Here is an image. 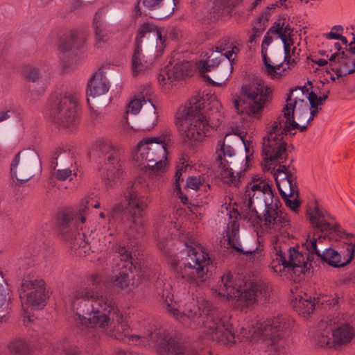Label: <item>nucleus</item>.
I'll use <instances>...</instances> for the list:
<instances>
[{
    "instance_id": "f257e3e1",
    "label": "nucleus",
    "mask_w": 355,
    "mask_h": 355,
    "mask_svg": "<svg viewBox=\"0 0 355 355\" xmlns=\"http://www.w3.org/2000/svg\"><path fill=\"white\" fill-rule=\"evenodd\" d=\"M327 212L320 209L316 204L312 212L309 213V218L313 228L317 229L322 233L327 232L324 235L311 237L309 236L305 242L303 243L300 252V247H291L287 250L286 254L283 248L279 244V239L273 243V248L270 254L272 262L270 268L275 273H280L282 270L287 269L294 272L305 273L313 267V256L316 255L324 262L329 265L338 268L348 264L353 258L355 252V241L349 244L347 248V257L342 259L341 254L331 248H325L320 251L318 245L322 243L329 234H337L341 236V228L338 225H331L325 219Z\"/></svg>"
},
{
    "instance_id": "f03ea898",
    "label": "nucleus",
    "mask_w": 355,
    "mask_h": 355,
    "mask_svg": "<svg viewBox=\"0 0 355 355\" xmlns=\"http://www.w3.org/2000/svg\"><path fill=\"white\" fill-rule=\"evenodd\" d=\"M92 286L74 289L69 295L71 309L76 313L78 326L93 324L101 328L113 324V336L119 340L137 341L138 335H130V326L115 305L112 297L98 291L102 281L97 274L91 276Z\"/></svg>"
},
{
    "instance_id": "7ed1b4c3",
    "label": "nucleus",
    "mask_w": 355,
    "mask_h": 355,
    "mask_svg": "<svg viewBox=\"0 0 355 355\" xmlns=\"http://www.w3.org/2000/svg\"><path fill=\"white\" fill-rule=\"evenodd\" d=\"M162 300L166 311L184 326L191 329L205 328L213 340L225 345L234 343L232 316L215 309L209 301L202 300L198 305L193 300L173 301L168 291L163 292Z\"/></svg>"
},
{
    "instance_id": "20e7f679",
    "label": "nucleus",
    "mask_w": 355,
    "mask_h": 355,
    "mask_svg": "<svg viewBox=\"0 0 355 355\" xmlns=\"http://www.w3.org/2000/svg\"><path fill=\"white\" fill-rule=\"evenodd\" d=\"M245 196L249 211L241 216L244 220L254 226L263 222L266 228L275 230L288 225L286 214L279 209L281 202L274 196L271 186L266 180L253 178L247 186Z\"/></svg>"
},
{
    "instance_id": "39448f33",
    "label": "nucleus",
    "mask_w": 355,
    "mask_h": 355,
    "mask_svg": "<svg viewBox=\"0 0 355 355\" xmlns=\"http://www.w3.org/2000/svg\"><path fill=\"white\" fill-rule=\"evenodd\" d=\"M300 87L291 89L286 98V104L282 109L283 114L278 116L272 126L267 132V135L263 139L262 148L272 160L282 162L288 159L287 143L284 140V135H287L291 130L298 128L300 132H304L309 123L306 121L304 125H300L294 120L295 110L297 106V101L291 102V95Z\"/></svg>"
},
{
    "instance_id": "423d86ee",
    "label": "nucleus",
    "mask_w": 355,
    "mask_h": 355,
    "mask_svg": "<svg viewBox=\"0 0 355 355\" xmlns=\"http://www.w3.org/2000/svg\"><path fill=\"white\" fill-rule=\"evenodd\" d=\"M150 202V197L140 193L138 184L135 182L127 187L120 202L107 209V214L101 212L99 216L102 218L108 216L110 220L121 216L129 229L138 231L144 226L145 210Z\"/></svg>"
},
{
    "instance_id": "0eeeda50",
    "label": "nucleus",
    "mask_w": 355,
    "mask_h": 355,
    "mask_svg": "<svg viewBox=\"0 0 355 355\" xmlns=\"http://www.w3.org/2000/svg\"><path fill=\"white\" fill-rule=\"evenodd\" d=\"M89 205L96 209L100 207L98 202L92 204L90 198H85L81 200L76 211L63 213L58 218V230L61 238L71 243L74 247L85 248V252L87 247L90 248V240L94 239L92 231L89 232L83 226Z\"/></svg>"
},
{
    "instance_id": "6e6552de",
    "label": "nucleus",
    "mask_w": 355,
    "mask_h": 355,
    "mask_svg": "<svg viewBox=\"0 0 355 355\" xmlns=\"http://www.w3.org/2000/svg\"><path fill=\"white\" fill-rule=\"evenodd\" d=\"M181 254L184 256L175 268L177 277L199 285L205 281L211 260L209 254L193 238H187Z\"/></svg>"
},
{
    "instance_id": "1a4fd4ad",
    "label": "nucleus",
    "mask_w": 355,
    "mask_h": 355,
    "mask_svg": "<svg viewBox=\"0 0 355 355\" xmlns=\"http://www.w3.org/2000/svg\"><path fill=\"white\" fill-rule=\"evenodd\" d=\"M202 105L201 101L193 99L178 113V119L182 121L183 142L188 147L202 141L207 132L214 125L213 114L202 112Z\"/></svg>"
},
{
    "instance_id": "9d476101",
    "label": "nucleus",
    "mask_w": 355,
    "mask_h": 355,
    "mask_svg": "<svg viewBox=\"0 0 355 355\" xmlns=\"http://www.w3.org/2000/svg\"><path fill=\"white\" fill-rule=\"evenodd\" d=\"M215 292L220 297L239 298L246 306H250L256 302H266L270 297L271 288L263 282L245 283L243 287L230 272H227L221 277Z\"/></svg>"
},
{
    "instance_id": "9b49d317",
    "label": "nucleus",
    "mask_w": 355,
    "mask_h": 355,
    "mask_svg": "<svg viewBox=\"0 0 355 355\" xmlns=\"http://www.w3.org/2000/svg\"><path fill=\"white\" fill-rule=\"evenodd\" d=\"M171 140L169 134L159 137H148L141 141L138 145L134 159L142 168L149 170V173L161 175L165 171L168 154L167 144Z\"/></svg>"
},
{
    "instance_id": "f8f14e48",
    "label": "nucleus",
    "mask_w": 355,
    "mask_h": 355,
    "mask_svg": "<svg viewBox=\"0 0 355 355\" xmlns=\"http://www.w3.org/2000/svg\"><path fill=\"white\" fill-rule=\"evenodd\" d=\"M78 97L65 91L56 89L51 96L46 114L60 127L70 128L77 123L76 107Z\"/></svg>"
},
{
    "instance_id": "ddd939ff",
    "label": "nucleus",
    "mask_w": 355,
    "mask_h": 355,
    "mask_svg": "<svg viewBox=\"0 0 355 355\" xmlns=\"http://www.w3.org/2000/svg\"><path fill=\"white\" fill-rule=\"evenodd\" d=\"M272 91L261 80L242 87L241 95L234 100V107L239 114L255 115L270 101Z\"/></svg>"
},
{
    "instance_id": "4468645a",
    "label": "nucleus",
    "mask_w": 355,
    "mask_h": 355,
    "mask_svg": "<svg viewBox=\"0 0 355 355\" xmlns=\"http://www.w3.org/2000/svg\"><path fill=\"white\" fill-rule=\"evenodd\" d=\"M99 157L104 159L105 167L101 173L102 180L107 188L113 187L123 172L119 150L108 139H99L96 143Z\"/></svg>"
},
{
    "instance_id": "2eb2a0df",
    "label": "nucleus",
    "mask_w": 355,
    "mask_h": 355,
    "mask_svg": "<svg viewBox=\"0 0 355 355\" xmlns=\"http://www.w3.org/2000/svg\"><path fill=\"white\" fill-rule=\"evenodd\" d=\"M19 297L21 300L24 312V323L26 319L28 322H31V317L28 311L26 305H31L35 309H42L46 304L48 298L46 293L44 282L42 279H24L22 280L19 288Z\"/></svg>"
},
{
    "instance_id": "dca6fc26",
    "label": "nucleus",
    "mask_w": 355,
    "mask_h": 355,
    "mask_svg": "<svg viewBox=\"0 0 355 355\" xmlns=\"http://www.w3.org/2000/svg\"><path fill=\"white\" fill-rule=\"evenodd\" d=\"M262 153L264 160L268 163L270 166H274V178L277 187L282 197H293L299 196V189L297 185V177L292 173L291 168L295 169L292 165L293 159H290L288 165L284 163L288 159L282 162H277L270 159V156L267 155L264 149L262 148Z\"/></svg>"
},
{
    "instance_id": "f3484780",
    "label": "nucleus",
    "mask_w": 355,
    "mask_h": 355,
    "mask_svg": "<svg viewBox=\"0 0 355 355\" xmlns=\"http://www.w3.org/2000/svg\"><path fill=\"white\" fill-rule=\"evenodd\" d=\"M112 250L114 252L113 268L116 272L112 278V283L116 286L125 288L133 277L130 275L133 273V270L139 272L141 268H137L133 263L131 254L125 246L115 244L112 246Z\"/></svg>"
},
{
    "instance_id": "a211bd4d",
    "label": "nucleus",
    "mask_w": 355,
    "mask_h": 355,
    "mask_svg": "<svg viewBox=\"0 0 355 355\" xmlns=\"http://www.w3.org/2000/svg\"><path fill=\"white\" fill-rule=\"evenodd\" d=\"M218 67L223 69L221 79L227 80L233 70L232 62L224 55V53H220L219 51H214L211 53L206 60L199 62V72L205 79L211 83H214L205 73L214 70Z\"/></svg>"
},
{
    "instance_id": "6ab92c4d",
    "label": "nucleus",
    "mask_w": 355,
    "mask_h": 355,
    "mask_svg": "<svg viewBox=\"0 0 355 355\" xmlns=\"http://www.w3.org/2000/svg\"><path fill=\"white\" fill-rule=\"evenodd\" d=\"M145 90H146L145 93L142 92L141 95H139L137 98L130 101L126 107V112L125 115L123 119V123L127 126H129L127 116L130 113L132 114H137V113L139 112L142 107L146 106L147 107L150 108L151 114L150 116L148 121H144V123L146 124L144 129L150 130L155 126L157 120V115L156 114L155 106L154 105L152 101L148 96L150 89H146Z\"/></svg>"
},
{
    "instance_id": "aec40b11",
    "label": "nucleus",
    "mask_w": 355,
    "mask_h": 355,
    "mask_svg": "<svg viewBox=\"0 0 355 355\" xmlns=\"http://www.w3.org/2000/svg\"><path fill=\"white\" fill-rule=\"evenodd\" d=\"M257 324V327L254 333L261 336L264 340L269 341L270 345H273L280 339L283 330L286 328L285 318L282 315Z\"/></svg>"
},
{
    "instance_id": "412c9836",
    "label": "nucleus",
    "mask_w": 355,
    "mask_h": 355,
    "mask_svg": "<svg viewBox=\"0 0 355 355\" xmlns=\"http://www.w3.org/2000/svg\"><path fill=\"white\" fill-rule=\"evenodd\" d=\"M329 331H331V338L322 334L321 338L318 344L320 347H331L334 343L344 344L348 343L352 339L355 333L353 328L348 324H343L342 325L333 329L331 320H329Z\"/></svg>"
},
{
    "instance_id": "4be33fe9",
    "label": "nucleus",
    "mask_w": 355,
    "mask_h": 355,
    "mask_svg": "<svg viewBox=\"0 0 355 355\" xmlns=\"http://www.w3.org/2000/svg\"><path fill=\"white\" fill-rule=\"evenodd\" d=\"M192 65L187 61L177 62L175 65H166L162 69L158 76V81L161 85L171 84L175 80H181L189 75Z\"/></svg>"
},
{
    "instance_id": "5701e85b",
    "label": "nucleus",
    "mask_w": 355,
    "mask_h": 355,
    "mask_svg": "<svg viewBox=\"0 0 355 355\" xmlns=\"http://www.w3.org/2000/svg\"><path fill=\"white\" fill-rule=\"evenodd\" d=\"M226 236L228 248L234 249L239 253L246 256H250V259L256 260L261 257V252L258 251V248L253 249L244 250L239 240V225L236 221H233L228 224L226 230Z\"/></svg>"
},
{
    "instance_id": "b1692460",
    "label": "nucleus",
    "mask_w": 355,
    "mask_h": 355,
    "mask_svg": "<svg viewBox=\"0 0 355 355\" xmlns=\"http://www.w3.org/2000/svg\"><path fill=\"white\" fill-rule=\"evenodd\" d=\"M140 3L147 9L157 11V15L155 17L158 19L165 18L172 14L175 6V0H140L135 8L137 17L141 15L139 6Z\"/></svg>"
},
{
    "instance_id": "393cba45",
    "label": "nucleus",
    "mask_w": 355,
    "mask_h": 355,
    "mask_svg": "<svg viewBox=\"0 0 355 355\" xmlns=\"http://www.w3.org/2000/svg\"><path fill=\"white\" fill-rule=\"evenodd\" d=\"M172 224L171 218L167 214H162L159 216L157 223L156 232L155 237L157 239L158 248L167 257H172L175 252L170 248V241L166 239L165 232Z\"/></svg>"
},
{
    "instance_id": "a878e982",
    "label": "nucleus",
    "mask_w": 355,
    "mask_h": 355,
    "mask_svg": "<svg viewBox=\"0 0 355 355\" xmlns=\"http://www.w3.org/2000/svg\"><path fill=\"white\" fill-rule=\"evenodd\" d=\"M155 59L154 55L149 54L147 51L142 52L139 41L137 40L135 51L132 59V70L134 76L146 71L153 64Z\"/></svg>"
},
{
    "instance_id": "bb28decb",
    "label": "nucleus",
    "mask_w": 355,
    "mask_h": 355,
    "mask_svg": "<svg viewBox=\"0 0 355 355\" xmlns=\"http://www.w3.org/2000/svg\"><path fill=\"white\" fill-rule=\"evenodd\" d=\"M105 12L103 9H99L94 17V28L95 31L96 43L97 48H101L103 45L109 40L111 31L108 24L103 19Z\"/></svg>"
},
{
    "instance_id": "cd10ccee",
    "label": "nucleus",
    "mask_w": 355,
    "mask_h": 355,
    "mask_svg": "<svg viewBox=\"0 0 355 355\" xmlns=\"http://www.w3.org/2000/svg\"><path fill=\"white\" fill-rule=\"evenodd\" d=\"M12 176L21 182L29 180L33 175L31 166L27 159L20 162V153H18L10 164Z\"/></svg>"
},
{
    "instance_id": "c85d7f7f",
    "label": "nucleus",
    "mask_w": 355,
    "mask_h": 355,
    "mask_svg": "<svg viewBox=\"0 0 355 355\" xmlns=\"http://www.w3.org/2000/svg\"><path fill=\"white\" fill-rule=\"evenodd\" d=\"M110 85L101 71L96 72L87 84V93L92 97L101 96L108 92Z\"/></svg>"
},
{
    "instance_id": "c756f323",
    "label": "nucleus",
    "mask_w": 355,
    "mask_h": 355,
    "mask_svg": "<svg viewBox=\"0 0 355 355\" xmlns=\"http://www.w3.org/2000/svg\"><path fill=\"white\" fill-rule=\"evenodd\" d=\"M315 298L312 300L306 294H304V296L299 295L292 300L291 304L299 315L306 317L313 313L315 305Z\"/></svg>"
},
{
    "instance_id": "7c9ffc66",
    "label": "nucleus",
    "mask_w": 355,
    "mask_h": 355,
    "mask_svg": "<svg viewBox=\"0 0 355 355\" xmlns=\"http://www.w3.org/2000/svg\"><path fill=\"white\" fill-rule=\"evenodd\" d=\"M85 41V35L71 33L69 37L61 40L59 49L63 53L67 52L74 49L80 48Z\"/></svg>"
},
{
    "instance_id": "2f4dec72",
    "label": "nucleus",
    "mask_w": 355,
    "mask_h": 355,
    "mask_svg": "<svg viewBox=\"0 0 355 355\" xmlns=\"http://www.w3.org/2000/svg\"><path fill=\"white\" fill-rule=\"evenodd\" d=\"M295 101L297 102L296 114L299 121H301L303 118L306 119L309 114H310L309 117L307 119V123H310L318 114L319 110H321V107H311L310 104L309 105L304 99H295Z\"/></svg>"
},
{
    "instance_id": "473e14b6",
    "label": "nucleus",
    "mask_w": 355,
    "mask_h": 355,
    "mask_svg": "<svg viewBox=\"0 0 355 355\" xmlns=\"http://www.w3.org/2000/svg\"><path fill=\"white\" fill-rule=\"evenodd\" d=\"M338 77H342L355 72V59L345 56L338 63L337 67L331 68Z\"/></svg>"
},
{
    "instance_id": "72a5a7b5",
    "label": "nucleus",
    "mask_w": 355,
    "mask_h": 355,
    "mask_svg": "<svg viewBox=\"0 0 355 355\" xmlns=\"http://www.w3.org/2000/svg\"><path fill=\"white\" fill-rule=\"evenodd\" d=\"M67 159H72L71 151L63 147H58L55 149L52 155L51 167L55 169L58 166L59 162H63Z\"/></svg>"
},
{
    "instance_id": "f704fd0d",
    "label": "nucleus",
    "mask_w": 355,
    "mask_h": 355,
    "mask_svg": "<svg viewBox=\"0 0 355 355\" xmlns=\"http://www.w3.org/2000/svg\"><path fill=\"white\" fill-rule=\"evenodd\" d=\"M230 164L219 163L218 167L220 170V178L226 183L237 186L239 182V178L234 175L233 170L230 167Z\"/></svg>"
},
{
    "instance_id": "c9c22d12",
    "label": "nucleus",
    "mask_w": 355,
    "mask_h": 355,
    "mask_svg": "<svg viewBox=\"0 0 355 355\" xmlns=\"http://www.w3.org/2000/svg\"><path fill=\"white\" fill-rule=\"evenodd\" d=\"M29 349L25 341L17 340L9 345V354L0 350V355H26L28 353Z\"/></svg>"
},
{
    "instance_id": "e433bc0d",
    "label": "nucleus",
    "mask_w": 355,
    "mask_h": 355,
    "mask_svg": "<svg viewBox=\"0 0 355 355\" xmlns=\"http://www.w3.org/2000/svg\"><path fill=\"white\" fill-rule=\"evenodd\" d=\"M217 160L219 163L232 164L235 155L234 150L230 146H226L224 143L217 151Z\"/></svg>"
},
{
    "instance_id": "4c0bfd02",
    "label": "nucleus",
    "mask_w": 355,
    "mask_h": 355,
    "mask_svg": "<svg viewBox=\"0 0 355 355\" xmlns=\"http://www.w3.org/2000/svg\"><path fill=\"white\" fill-rule=\"evenodd\" d=\"M8 294V285L0 284V322L3 321L4 318L8 313L7 302V295Z\"/></svg>"
},
{
    "instance_id": "58836bf2",
    "label": "nucleus",
    "mask_w": 355,
    "mask_h": 355,
    "mask_svg": "<svg viewBox=\"0 0 355 355\" xmlns=\"http://www.w3.org/2000/svg\"><path fill=\"white\" fill-rule=\"evenodd\" d=\"M214 12L217 16L228 15L230 12V0H212Z\"/></svg>"
},
{
    "instance_id": "ea45409f",
    "label": "nucleus",
    "mask_w": 355,
    "mask_h": 355,
    "mask_svg": "<svg viewBox=\"0 0 355 355\" xmlns=\"http://www.w3.org/2000/svg\"><path fill=\"white\" fill-rule=\"evenodd\" d=\"M187 186L193 190H206L209 184H206L205 178L202 179L200 176H190L187 180Z\"/></svg>"
},
{
    "instance_id": "a19ab883",
    "label": "nucleus",
    "mask_w": 355,
    "mask_h": 355,
    "mask_svg": "<svg viewBox=\"0 0 355 355\" xmlns=\"http://www.w3.org/2000/svg\"><path fill=\"white\" fill-rule=\"evenodd\" d=\"M55 171L53 173V176L55 178L58 179L60 181H65L67 180H72L73 176H76V173L73 172L72 170L66 168H59L58 170L54 169Z\"/></svg>"
},
{
    "instance_id": "79ce46f5",
    "label": "nucleus",
    "mask_w": 355,
    "mask_h": 355,
    "mask_svg": "<svg viewBox=\"0 0 355 355\" xmlns=\"http://www.w3.org/2000/svg\"><path fill=\"white\" fill-rule=\"evenodd\" d=\"M286 21L285 17H281L278 18L272 24V26L268 29L269 32L272 34H277L279 38L285 37L283 34L284 26Z\"/></svg>"
},
{
    "instance_id": "37998d69",
    "label": "nucleus",
    "mask_w": 355,
    "mask_h": 355,
    "mask_svg": "<svg viewBox=\"0 0 355 355\" xmlns=\"http://www.w3.org/2000/svg\"><path fill=\"white\" fill-rule=\"evenodd\" d=\"M24 76L27 79L35 82L40 77V70L36 67H28L24 71Z\"/></svg>"
},
{
    "instance_id": "c03bdc74",
    "label": "nucleus",
    "mask_w": 355,
    "mask_h": 355,
    "mask_svg": "<svg viewBox=\"0 0 355 355\" xmlns=\"http://www.w3.org/2000/svg\"><path fill=\"white\" fill-rule=\"evenodd\" d=\"M153 29V26L149 23H145L142 24L139 28L138 35L135 40V42L137 41V40H138L139 41V45L141 46V38L144 37L146 33L152 32Z\"/></svg>"
},
{
    "instance_id": "a18cd8bd",
    "label": "nucleus",
    "mask_w": 355,
    "mask_h": 355,
    "mask_svg": "<svg viewBox=\"0 0 355 355\" xmlns=\"http://www.w3.org/2000/svg\"><path fill=\"white\" fill-rule=\"evenodd\" d=\"M285 202L286 205L294 211H296L300 206V201L299 196H294L293 199L291 200V197H282Z\"/></svg>"
},
{
    "instance_id": "49530a36",
    "label": "nucleus",
    "mask_w": 355,
    "mask_h": 355,
    "mask_svg": "<svg viewBox=\"0 0 355 355\" xmlns=\"http://www.w3.org/2000/svg\"><path fill=\"white\" fill-rule=\"evenodd\" d=\"M308 100L311 107H320L324 101L318 98L315 92L311 91L309 93Z\"/></svg>"
},
{
    "instance_id": "de8ad7c7",
    "label": "nucleus",
    "mask_w": 355,
    "mask_h": 355,
    "mask_svg": "<svg viewBox=\"0 0 355 355\" xmlns=\"http://www.w3.org/2000/svg\"><path fill=\"white\" fill-rule=\"evenodd\" d=\"M232 46V42H230L228 37L223 38L218 45L216 46V51H219L220 53H224V51H227Z\"/></svg>"
},
{
    "instance_id": "09e8293b",
    "label": "nucleus",
    "mask_w": 355,
    "mask_h": 355,
    "mask_svg": "<svg viewBox=\"0 0 355 355\" xmlns=\"http://www.w3.org/2000/svg\"><path fill=\"white\" fill-rule=\"evenodd\" d=\"M345 53L344 51L342 52H336L333 53L329 60L330 62V65L332 67H337L338 63L340 62V60L345 56Z\"/></svg>"
},
{
    "instance_id": "8fccbe9b",
    "label": "nucleus",
    "mask_w": 355,
    "mask_h": 355,
    "mask_svg": "<svg viewBox=\"0 0 355 355\" xmlns=\"http://www.w3.org/2000/svg\"><path fill=\"white\" fill-rule=\"evenodd\" d=\"M263 31L264 27H261V25H260L259 28L254 27L252 28V33H251L249 37V42L250 44L255 42L256 38L260 37Z\"/></svg>"
},
{
    "instance_id": "3c124183",
    "label": "nucleus",
    "mask_w": 355,
    "mask_h": 355,
    "mask_svg": "<svg viewBox=\"0 0 355 355\" xmlns=\"http://www.w3.org/2000/svg\"><path fill=\"white\" fill-rule=\"evenodd\" d=\"M281 40L282 41V42L284 44V53H285L284 60L287 61V64H289L290 60H291V53H290L291 45L287 42V39H286L285 37L281 38Z\"/></svg>"
},
{
    "instance_id": "603ef678",
    "label": "nucleus",
    "mask_w": 355,
    "mask_h": 355,
    "mask_svg": "<svg viewBox=\"0 0 355 355\" xmlns=\"http://www.w3.org/2000/svg\"><path fill=\"white\" fill-rule=\"evenodd\" d=\"M277 7H278V3H272L270 4V6H268L267 7V10H268V12H266L265 14H262L259 17V22H261L262 21V19H263L264 17V20L265 21H268V18L271 15V12H272L273 10H275Z\"/></svg>"
},
{
    "instance_id": "864d4df0",
    "label": "nucleus",
    "mask_w": 355,
    "mask_h": 355,
    "mask_svg": "<svg viewBox=\"0 0 355 355\" xmlns=\"http://www.w3.org/2000/svg\"><path fill=\"white\" fill-rule=\"evenodd\" d=\"M174 190H175V191H176L177 196L181 200V202L184 205H187L188 201H189L188 198L187 197V196H185L182 193L180 184H177L176 188H174Z\"/></svg>"
},
{
    "instance_id": "5fc2aeb1",
    "label": "nucleus",
    "mask_w": 355,
    "mask_h": 355,
    "mask_svg": "<svg viewBox=\"0 0 355 355\" xmlns=\"http://www.w3.org/2000/svg\"><path fill=\"white\" fill-rule=\"evenodd\" d=\"M271 32L269 30L266 32L261 44V48L268 47L272 42V37L270 36Z\"/></svg>"
},
{
    "instance_id": "6e6d98bb",
    "label": "nucleus",
    "mask_w": 355,
    "mask_h": 355,
    "mask_svg": "<svg viewBox=\"0 0 355 355\" xmlns=\"http://www.w3.org/2000/svg\"><path fill=\"white\" fill-rule=\"evenodd\" d=\"M239 51V48L236 44L232 43V46L230 47L229 51L224 53V55L229 60H231V58L234 53H236Z\"/></svg>"
},
{
    "instance_id": "4d7b16f0",
    "label": "nucleus",
    "mask_w": 355,
    "mask_h": 355,
    "mask_svg": "<svg viewBox=\"0 0 355 355\" xmlns=\"http://www.w3.org/2000/svg\"><path fill=\"white\" fill-rule=\"evenodd\" d=\"M180 33V30L175 27H172L168 31L169 37H171L173 40H178L179 38Z\"/></svg>"
},
{
    "instance_id": "13d9d810",
    "label": "nucleus",
    "mask_w": 355,
    "mask_h": 355,
    "mask_svg": "<svg viewBox=\"0 0 355 355\" xmlns=\"http://www.w3.org/2000/svg\"><path fill=\"white\" fill-rule=\"evenodd\" d=\"M12 113L13 111L11 110H7L6 112L0 111V123L8 119L11 116L10 114Z\"/></svg>"
},
{
    "instance_id": "bf43d9fd",
    "label": "nucleus",
    "mask_w": 355,
    "mask_h": 355,
    "mask_svg": "<svg viewBox=\"0 0 355 355\" xmlns=\"http://www.w3.org/2000/svg\"><path fill=\"white\" fill-rule=\"evenodd\" d=\"M293 31V28L288 24L286 25V22L284 23L283 34L285 35V38L287 39V37L290 36Z\"/></svg>"
},
{
    "instance_id": "052dcab7",
    "label": "nucleus",
    "mask_w": 355,
    "mask_h": 355,
    "mask_svg": "<svg viewBox=\"0 0 355 355\" xmlns=\"http://www.w3.org/2000/svg\"><path fill=\"white\" fill-rule=\"evenodd\" d=\"M182 170V168L178 169L175 172V185H174L175 187L174 188H176V185L177 184H180L179 182L181 180Z\"/></svg>"
},
{
    "instance_id": "680f3d73",
    "label": "nucleus",
    "mask_w": 355,
    "mask_h": 355,
    "mask_svg": "<svg viewBox=\"0 0 355 355\" xmlns=\"http://www.w3.org/2000/svg\"><path fill=\"white\" fill-rule=\"evenodd\" d=\"M340 34L335 33L334 31H331L325 35L327 39H334L338 40L340 38Z\"/></svg>"
},
{
    "instance_id": "e2e57ef3",
    "label": "nucleus",
    "mask_w": 355,
    "mask_h": 355,
    "mask_svg": "<svg viewBox=\"0 0 355 355\" xmlns=\"http://www.w3.org/2000/svg\"><path fill=\"white\" fill-rule=\"evenodd\" d=\"M266 67V70H267V72L270 74V75H272L274 74L275 73H276V68L275 66L272 65L270 63L269 64H267L266 65H265Z\"/></svg>"
},
{
    "instance_id": "0e129e2a",
    "label": "nucleus",
    "mask_w": 355,
    "mask_h": 355,
    "mask_svg": "<svg viewBox=\"0 0 355 355\" xmlns=\"http://www.w3.org/2000/svg\"><path fill=\"white\" fill-rule=\"evenodd\" d=\"M216 69V76H215V78H216L217 80H220V81H225V80H223L221 79V76L223 74V69H220V67H216L215 68Z\"/></svg>"
},
{
    "instance_id": "69168bd1",
    "label": "nucleus",
    "mask_w": 355,
    "mask_h": 355,
    "mask_svg": "<svg viewBox=\"0 0 355 355\" xmlns=\"http://www.w3.org/2000/svg\"><path fill=\"white\" fill-rule=\"evenodd\" d=\"M261 55L263 57V61H266V60H269V58L267 56V48L266 47L261 48Z\"/></svg>"
},
{
    "instance_id": "338daca9",
    "label": "nucleus",
    "mask_w": 355,
    "mask_h": 355,
    "mask_svg": "<svg viewBox=\"0 0 355 355\" xmlns=\"http://www.w3.org/2000/svg\"><path fill=\"white\" fill-rule=\"evenodd\" d=\"M315 62L317 64H318L320 67H323L328 63L327 60H326L324 59H319V60H316Z\"/></svg>"
},
{
    "instance_id": "774afa93",
    "label": "nucleus",
    "mask_w": 355,
    "mask_h": 355,
    "mask_svg": "<svg viewBox=\"0 0 355 355\" xmlns=\"http://www.w3.org/2000/svg\"><path fill=\"white\" fill-rule=\"evenodd\" d=\"M329 94V91L328 90L324 94H323L322 96H318V98L324 102L327 99Z\"/></svg>"
}]
</instances>
